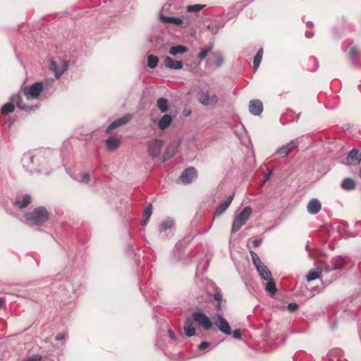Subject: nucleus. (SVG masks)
<instances>
[{
	"label": "nucleus",
	"instance_id": "nucleus-1",
	"mask_svg": "<svg viewBox=\"0 0 361 361\" xmlns=\"http://www.w3.org/2000/svg\"><path fill=\"white\" fill-rule=\"evenodd\" d=\"M22 163L23 167L30 173L36 171L46 174L49 173L45 169L47 160L44 152H38L33 154L30 153L25 154L22 158Z\"/></svg>",
	"mask_w": 361,
	"mask_h": 361
},
{
	"label": "nucleus",
	"instance_id": "nucleus-2",
	"mask_svg": "<svg viewBox=\"0 0 361 361\" xmlns=\"http://www.w3.org/2000/svg\"><path fill=\"white\" fill-rule=\"evenodd\" d=\"M10 100L11 103H6L2 106V114H8L9 113L13 112L14 111L13 104H16L20 109L25 111L27 112L34 111L35 109L38 108L37 105L29 106L25 104L18 94H14L11 96Z\"/></svg>",
	"mask_w": 361,
	"mask_h": 361
},
{
	"label": "nucleus",
	"instance_id": "nucleus-3",
	"mask_svg": "<svg viewBox=\"0 0 361 361\" xmlns=\"http://www.w3.org/2000/svg\"><path fill=\"white\" fill-rule=\"evenodd\" d=\"M25 219L32 225L42 226L49 219V213L44 207H37L25 214Z\"/></svg>",
	"mask_w": 361,
	"mask_h": 361
},
{
	"label": "nucleus",
	"instance_id": "nucleus-4",
	"mask_svg": "<svg viewBox=\"0 0 361 361\" xmlns=\"http://www.w3.org/2000/svg\"><path fill=\"white\" fill-rule=\"evenodd\" d=\"M252 212V209L251 207L246 206L238 214L235 215L231 227V233H235L238 231L250 219Z\"/></svg>",
	"mask_w": 361,
	"mask_h": 361
},
{
	"label": "nucleus",
	"instance_id": "nucleus-5",
	"mask_svg": "<svg viewBox=\"0 0 361 361\" xmlns=\"http://www.w3.org/2000/svg\"><path fill=\"white\" fill-rule=\"evenodd\" d=\"M175 222L173 219L168 218L160 223L159 235L161 238L169 239L172 238L174 233Z\"/></svg>",
	"mask_w": 361,
	"mask_h": 361
},
{
	"label": "nucleus",
	"instance_id": "nucleus-6",
	"mask_svg": "<svg viewBox=\"0 0 361 361\" xmlns=\"http://www.w3.org/2000/svg\"><path fill=\"white\" fill-rule=\"evenodd\" d=\"M43 90V84L42 82L37 81L30 85L25 86L23 89V92L26 99L30 100L32 99H38Z\"/></svg>",
	"mask_w": 361,
	"mask_h": 361
},
{
	"label": "nucleus",
	"instance_id": "nucleus-7",
	"mask_svg": "<svg viewBox=\"0 0 361 361\" xmlns=\"http://www.w3.org/2000/svg\"><path fill=\"white\" fill-rule=\"evenodd\" d=\"M164 142L162 140L154 138L147 142V153L149 156L154 159L160 155L163 147Z\"/></svg>",
	"mask_w": 361,
	"mask_h": 361
},
{
	"label": "nucleus",
	"instance_id": "nucleus-8",
	"mask_svg": "<svg viewBox=\"0 0 361 361\" xmlns=\"http://www.w3.org/2000/svg\"><path fill=\"white\" fill-rule=\"evenodd\" d=\"M213 320L219 331L226 335H231V330L227 320L220 314L214 315Z\"/></svg>",
	"mask_w": 361,
	"mask_h": 361
},
{
	"label": "nucleus",
	"instance_id": "nucleus-9",
	"mask_svg": "<svg viewBox=\"0 0 361 361\" xmlns=\"http://www.w3.org/2000/svg\"><path fill=\"white\" fill-rule=\"evenodd\" d=\"M299 143V140L298 138L293 139L288 143L279 147L276 150V154H278L281 158L286 157L291 152L298 147Z\"/></svg>",
	"mask_w": 361,
	"mask_h": 361
},
{
	"label": "nucleus",
	"instance_id": "nucleus-10",
	"mask_svg": "<svg viewBox=\"0 0 361 361\" xmlns=\"http://www.w3.org/2000/svg\"><path fill=\"white\" fill-rule=\"evenodd\" d=\"M192 318L205 330H209L212 327V324L209 318L201 312H193L192 314Z\"/></svg>",
	"mask_w": 361,
	"mask_h": 361
},
{
	"label": "nucleus",
	"instance_id": "nucleus-11",
	"mask_svg": "<svg viewBox=\"0 0 361 361\" xmlns=\"http://www.w3.org/2000/svg\"><path fill=\"white\" fill-rule=\"evenodd\" d=\"M198 101L205 106H213L218 102V97L215 94L209 96V91H202L198 95Z\"/></svg>",
	"mask_w": 361,
	"mask_h": 361
},
{
	"label": "nucleus",
	"instance_id": "nucleus-12",
	"mask_svg": "<svg viewBox=\"0 0 361 361\" xmlns=\"http://www.w3.org/2000/svg\"><path fill=\"white\" fill-rule=\"evenodd\" d=\"M346 263V260L341 256H337L334 257L330 263H327L325 265V268L327 271H334L342 269Z\"/></svg>",
	"mask_w": 361,
	"mask_h": 361
},
{
	"label": "nucleus",
	"instance_id": "nucleus-13",
	"mask_svg": "<svg viewBox=\"0 0 361 361\" xmlns=\"http://www.w3.org/2000/svg\"><path fill=\"white\" fill-rule=\"evenodd\" d=\"M160 19L162 22L166 23H172L175 25H180L182 23H185V26H186L189 23V20L188 18L185 16H182L180 18H176V17H169V16H164L161 15Z\"/></svg>",
	"mask_w": 361,
	"mask_h": 361
},
{
	"label": "nucleus",
	"instance_id": "nucleus-14",
	"mask_svg": "<svg viewBox=\"0 0 361 361\" xmlns=\"http://www.w3.org/2000/svg\"><path fill=\"white\" fill-rule=\"evenodd\" d=\"M132 116L130 114L124 115L123 116L114 121L106 128V131L110 133L111 130L115 129L119 126H123L128 123Z\"/></svg>",
	"mask_w": 361,
	"mask_h": 361
},
{
	"label": "nucleus",
	"instance_id": "nucleus-15",
	"mask_svg": "<svg viewBox=\"0 0 361 361\" xmlns=\"http://www.w3.org/2000/svg\"><path fill=\"white\" fill-rule=\"evenodd\" d=\"M249 111L254 116L260 115L263 111L262 102L259 99L251 100L249 104Z\"/></svg>",
	"mask_w": 361,
	"mask_h": 361
},
{
	"label": "nucleus",
	"instance_id": "nucleus-16",
	"mask_svg": "<svg viewBox=\"0 0 361 361\" xmlns=\"http://www.w3.org/2000/svg\"><path fill=\"white\" fill-rule=\"evenodd\" d=\"M195 176L196 170L193 167H190L183 171L180 176V179L184 183H190Z\"/></svg>",
	"mask_w": 361,
	"mask_h": 361
},
{
	"label": "nucleus",
	"instance_id": "nucleus-17",
	"mask_svg": "<svg viewBox=\"0 0 361 361\" xmlns=\"http://www.w3.org/2000/svg\"><path fill=\"white\" fill-rule=\"evenodd\" d=\"M32 197L30 195L26 194L22 197H16L14 201V205L20 209H23L27 207L31 202Z\"/></svg>",
	"mask_w": 361,
	"mask_h": 361
},
{
	"label": "nucleus",
	"instance_id": "nucleus-18",
	"mask_svg": "<svg viewBox=\"0 0 361 361\" xmlns=\"http://www.w3.org/2000/svg\"><path fill=\"white\" fill-rule=\"evenodd\" d=\"M233 194L230 195L227 197L226 200L220 202L219 206L217 207L216 211H215V216H219L221 215L229 207L231 204L233 199Z\"/></svg>",
	"mask_w": 361,
	"mask_h": 361
},
{
	"label": "nucleus",
	"instance_id": "nucleus-19",
	"mask_svg": "<svg viewBox=\"0 0 361 361\" xmlns=\"http://www.w3.org/2000/svg\"><path fill=\"white\" fill-rule=\"evenodd\" d=\"M178 144L171 143L166 148L165 152L163 154L161 161L164 162L171 158L178 151Z\"/></svg>",
	"mask_w": 361,
	"mask_h": 361
},
{
	"label": "nucleus",
	"instance_id": "nucleus-20",
	"mask_svg": "<svg viewBox=\"0 0 361 361\" xmlns=\"http://www.w3.org/2000/svg\"><path fill=\"white\" fill-rule=\"evenodd\" d=\"M68 64L67 62H63L62 67L59 68L56 62L51 60L49 63V69L55 73L56 77L59 78L68 68Z\"/></svg>",
	"mask_w": 361,
	"mask_h": 361
},
{
	"label": "nucleus",
	"instance_id": "nucleus-21",
	"mask_svg": "<svg viewBox=\"0 0 361 361\" xmlns=\"http://www.w3.org/2000/svg\"><path fill=\"white\" fill-rule=\"evenodd\" d=\"M322 209V204L319 200L312 199L307 204V212L311 214H316L319 212Z\"/></svg>",
	"mask_w": 361,
	"mask_h": 361
},
{
	"label": "nucleus",
	"instance_id": "nucleus-22",
	"mask_svg": "<svg viewBox=\"0 0 361 361\" xmlns=\"http://www.w3.org/2000/svg\"><path fill=\"white\" fill-rule=\"evenodd\" d=\"M360 161L361 152L356 149H353L347 156V161L349 164H357Z\"/></svg>",
	"mask_w": 361,
	"mask_h": 361
},
{
	"label": "nucleus",
	"instance_id": "nucleus-23",
	"mask_svg": "<svg viewBox=\"0 0 361 361\" xmlns=\"http://www.w3.org/2000/svg\"><path fill=\"white\" fill-rule=\"evenodd\" d=\"M121 145V139L115 136H110L106 140V148L109 151H115Z\"/></svg>",
	"mask_w": 361,
	"mask_h": 361
},
{
	"label": "nucleus",
	"instance_id": "nucleus-24",
	"mask_svg": "<svg viewBox=\"0 0 361 361\" xmlns=\"http://www.w3.org/2000/svg\"><path fill=\"white\" fill-rule=\"evenodd\" d=\"M328 356L330 361H348L343 357V353L341 349L334 348L329 351Z\"/></svg>",
	"mask_w": 361,
	"mask_h": 361
},
{
	"label": "nucleus",
	"instance_id": "nucleus-25",
	"mask_svg": "<svg viewBox=\"0 0 361 361\" xmlns=\"http://www.w3.org/2000/svg\"><path fill=\"white\" fill-rule=\"evenodd\" d=\"M164 64L166 68L179 70L183 68V63L178 61H174L169 56H166L164 59Z\"/></svg>",
	"mask_w": 361,
	"mask_h": 361
},
{
	"label": "nucleus",
	"instance_id": "nucleus-26",
	"mask_svg": "<svg viewBox=\"0 0 361 361\" xmlns=\"http://www.w3.org/2000/svg\"><path fill=\"white\" fill-rule=\"evenodd\" d=\"M260 276L264 279H271V273L268 267L263 263L255 267Z\"/></svg>",
	"mask_w": 361,
	"mask_h": 361
},
{
	"label": "nucleus",
	"instance_id": "nucleus-27",
	"mask_svg": "<svg viewBox=\"0 0 361 361\" xmlns=\"http://www.w3.org/2000/svg\"><path fill=\"white\" fill-rule=\"evenodd\" d=\"M172 122V118L169 114L164 115L158 122V127L161 130L167 128Z\"/></svg>",
	"mask_w": 361,
	"mask_h": 361
},
{
	"label": "nucleus",
	"instance_id": "nucleus-28",
	"mask_svg": "<svg viewBox=\"0 0 361 361\" xmlns=\"http://www.w3.org/2000/svg\"><path fill=\"white\" fill-rule=\"evenodd\" d=\"M341 187L345 190H352L355 188L356 184L353 179L346 178L341 183Z\"/></svg>",
	"mask_w": 361,
	"mask_h": 361
},
{
	"label": "nucleus",
	"instance_id": "nucleus-29",
	"mask_svg": "<svg viewBox=\"0 0 361 361\" xmlns=\"http://www.w3.org/2000/svg\"><path fill=\"white\" fill-rule=\"evenodd\" d=\"M188 51V48L183 45L173 46L169 50V54L176 56L178 54H183Z\"/></svg>",
	"mask_w": 361,
	"mask_h": 361
},
{
	"label": "nucleus",
	"instance_id": "nucleus-30",
	"mask_svg": "<svg viewBox=\"0 0 361 361\" xmlns=\"http://www.w3.org/2000/svg\"><path fill=\"white\" fill-rule=\"evenodd\" d=\"M157 105L162 113L166 112L169 110V102L165 98H159L157 102Z\"/></svg>",
	"mask_w": 361,
	"mask_h": 361
},
{
	"label": "nucleus",
	"instance_id": "nucleus-31",
	"mask_svg": "<svg viewBox=\"0 0 361 361\" xmlns=\"http://www.w3.org/2000/svg\"><path fill=\"white\" fill-rule=\"evenodd\" d=\"M322 271L319 269L310 270L307 275V281H312L321 277Z\"/></svg>",
	"mask_w": 361,
	"mask_h": 361
},
{
	"label": "nucleus",
	"instance_id": "nucleus-32",
	"mask_svg": "<svg viewBox=\"0 0 361 361\" xmlns=\"http://www.w3.org/2000/svg\"><path fill=\"white\" fill-rule=\"evenodd\" d=\"M152 213V206L151 204L147 205V207L145 208L144 211V214L142 216V225L145 226L147 223L148 219H149L150 216Z\"/></svg>",
	"mask_w": 361,
	"mask_h": 361
},
{
	"label": "nucleus",
	"instance_id": "nucleus-33",
	"mask_svg": "<svg viewBox=\"0 0 361 361\" xmlns=\"http://www.w3.org/2000/svg\"><path fill=\"white\" fill-rule=\"evenodd\" d=\"M268 282L265 286V290L271 293V295H274L276 293V288L275 283L273 279L271 277V279L267 280Z\"/></svg>",
	"mask_w": 361,
	"mask_h": 361
},
{
	"label": "nucleus",
	"instance_id": "nucleus-34",
	"mask_svg": "<svg viewBox=\"0 0 361 361\" xmlns=\"http://www.w3.org/2000/svg\"><path fill=\"white\" fill-rule=\"evenodd\" d=\"M184 331L187 336H192L195 334V329L192 326L190 322L188 320L184 326Z\"/></svg>",
	"mask_w": 361,
	"mask_h": 361
},
{
	"label": "nucleus",
	"instance_id": "nucleus-35",
	"mask_svg": "<svg viewBox=\"0 0 361 361\" xmlns=\"http://www.w3.org/2000/svg\"><path fill=\"white\" fill-rule=\"evenodd\" d=\"M159 59L157 56L149 55L147 56V66L149 68L154 69L157 66Z\"/></svg>",
	"mask_w": 361,
	"mask_h": 361
},
{
	"label": "nucleus",
	"instance_id": "nucleus-36",
	"mask_svg": "<svg viewBox=\"0 0 361 361\" xmlns=\"http://www.w3.org/2000/svg\"><path fill=\"white\" fill-rule=\"evenodd\" d=\"M73 178L80 183H87L90 180V175L87 172L78 173Z\"/></svg>",
	"mask_w": 361,
	"mask_h": 361
},
{
	"label": "nucleus",
	"instance_id": "nucleus-37",
	"mask_svg": "<svg viewBox=\"0 0 361 361\" xmlns=\"http://www.w3.org/2000/svg\"><path fill=\"white\" fill-rule=\"evenodd\" d=\"M214 300L217 302L216 305V308L217 310L220 311L222 309L221 302H222V295L221 293L218 290L216 291L213 295Z\"/></svg>",
	"mask_w": 361,
	"mask_h": 361
},
{
	"label": "nucleus",
	"instance_id": "nucleus-38",
	"mask_svg": "<svg viewBox=\"0 0 361 361\" xmlns=\"http://www.w3.org/2000/svg\"><path fill=\"white\" fill-rule=\"evenodd\" d=\"M196 283L200 287L206 286L207 288H208L209 287L216 288L214 287V285L212 282H210V281H209L207 280H204L203 279H198V278H197Z\"/></svg>",
	"mask_w": 361,
	"mask_h": 361
},
{
	"label": "nucleus",
	"instance_id": "nucleus-39",
	"mask_svg": "<svg viewBox=\"0 0 361 361\" xmlns=\"http://www.w3.org/2000/svg\"><path fill=\"white\" fill-rule=\"evenodd\" d=\"M204 5L201 4H195V5H190L186 7V11L188 13H195L201 11L204 8Z\"/></svg>",
	"mask_w": 361,
	"mask_h": 361
},
{
	"label": "nucleus",
	"instance_id": "nucleus-40",
	"mask_svg": "<svg viewBox=\"0 0 361 361\" xmlns=\"http://www.w3.org/2000/svg\"><path fill=\"white\" fill-rule=\"evenodd\" d=\"M319 63L316 58L311 56L309 58V70L314 71L318 68Z\"/></svg>",
	"mask_w": 361,
	"mask_h": 361
},
{
	"label": "nucleus",
	"instance_id": "nucleus-41",
	"mask_svg": "<svg viewBox=\"0 0 361 361\" xmlns=\"http://www.w3.org/2000/svg\"><path fill=\"white\" fill-rule=\"evenodd\" d=\"M212 47H209L207 49H202L198 54V57L200 60H203L206 58L207 54L211 51Z\"/></svg>",
	"mask_w": 361,
	"mask_h": 361
},
{
	"label": "nucleus",
	"instance_id": "nucleus-42",
	"mask_svg": "<svg viewBox=\"0 0 361 361\" xmlns=\"http://www.w3.org/2000/svg\"><path fill=\"white\" fill-rule=\"evenodd\" d=\"M250 254L251 255L252 259L255 267L262 263L257 254L255 253L254 251L250 250Z\"/></svg>",
	"mask_w": 361,
	"mask_h": 361
},
{
	"label": "nucleus",
	"instance_id": "nucleus-43",
	"mask_svg": "<svg viewBox=\"0 0 361 361\" xmlns=\"http://www.w3.org/2000/svg\"><path fill=\"white\" fill-rule=\"evenodd\" d=\"M214 63L216 65V66H221L224 62V58L220 53L214 54Z\"/></svg>",
	"mask_w": 361,
	"mask_h": 361
},
{
	"label": "nucleus",
	"instance_id": "nucleus-44",
	"mask_svg": "<svg viewBox=\"0 0 361 361\" xmlns=\"http://www.w3.org/2000/svg\"><path fill=\"white\" fill-rule=\"evenodd\" d=\"M262 57H259V56H257L255 55V58H254V60H253V69H254V71H256L259 65H260V63L262 61Z\"/></svg>",
	"mask_w": 361,
	"mask_h": 361
},
{
	"label": "nucleus",
	"instance_id": "nucleus-45",
	"mask_svg": "<svg viewBox=\"0 0 361 361\" xmlns=\"http://www.w3.org/2000/svg\"><path fill=\"white\" fill-rule=\"evenodd\" d=\"M42 360V356L40 355L36 354L32 355L30 357H26L23 361H41Z\"/></svg>",
	"mask_w": 361,
	"mask_h": 361
},
{
	"label": "nucleus",
	"instance_id": "nucleus-46",
	"mask_svg": "<svg viewBox=\"0 0 361 361\" xmlns=\"http://www.w3.org/2000/svg\"><path fill=\"white\" fill-rule=\"evenodd\" d=\"M287 308L290 312H293L298 310V305L295 302H290L288 305Z\"/></svg>",
	"mask_w": 361,
	"mask_h": 361
},
{
	"label": "nucleus",
	"instance_id": "nucleus-47",
	"mask_svg": "<svg viewBox=\"0 0 361 361\" xmlns=\"http://www.w3.org/2000/svg\"><path fill=\"white\" fill-rule=\"evenodd\" d=\"M233 337L236 339H241V332L240 329H235L233 332L231 331Z\"/></svg>",
	"mask_w": 361,
	"mask_h": 361
},
{
	"label": "nucleus",
	"instance_id": "nucleus-48",
	"mask_svg": "<svg viewBox=\"0 0 361 361\" xmlns=\"http://www.w3.org/2000/svg\"><path fill=\"white\" fill-rule=\"evenodd\" d=\"M210 343L207 341H203L198 345L199 350H204L208 346H209Z\"/></svg>",
	"mask_w": 361,
	"mask_h": 361
},
{
	"label": "nucleus",
	"instance_id": "nucleus-49",
	"mask_svg": "<svg viewBox=\"0 0 361 361\" xmlns=\"http://www.w3.org/2000/svg\"><path fill=\"white\" fill-rule=\"evenodd\" d=\"M168 333H169V337L171 339L173 340V341H176L177 340V337L176 336V334L172 331L171 329H169L168 330Z\"/></svg>",
	"mask_w": 361,
	"mask_h": 361
},
{
	"label": "nucleus",
	"instance_id": "nucleus-50",
	"mask_svg": "<svg viewBox=\"0 0 361 361\" xmlns=\"http://www.w3.org/2000/svg\"><path fill=\"white\" fill-rule=\"evenodd\" d=\"M65 338H66L65 335L61 334H59L56 335V337H55L56 341H62V340H63Z\"/></svg>",
	"mask_w": 361,
	"mask_h": 361
},
{
	"label": "nucleus",
	"instance_id": "nucleus-51",
	"mask_svg": "<svg viewBox=\"0 0 361 361\" xmlns=\"http://www.w3.org/2000/svg\"><path fill=\"white\" fill-rule=\"evenodd\" d=\"M350 54L352 59H354L357 54V50L355 47H353L350 49Z\"/></svg>",
	"mask_w": 361,
	"mask_h": 361
},
{
	"label": "nucleus",
	"instance_id": "nucleus-52",
	"mask_svg": "<svg viewBox=\"0 0 361 361\" xmlns=\"http://www.w3.org/2000/svg\"><path fill=\"white\" fill-rule=\"evenodd\" d=\"M262 240L261 239H254L252 243L255 247H257L262 243Z\"/></svg>",
	"mask_w": 361,
	"mask_h": 361
},
{
	"label": "nucleus",
	"instance_id": "nucleus-53",
	"mask_svg": "<svg viewBox=\"0 0 361 361\" xmlns=\"http://www.w3.org/2000/svg\"><path fill=\"white\" fill-rule=\"evenodd\" d=\"M305 36H306V37H307V38H310V37H312L313 36V32H312V31H307V32H305Z\"/></svg>",
	"mask_w": 361,
	"mask_h": 361
},
{
	"label": "nucleus",
	"instance_id": "nucleus-54",
	"mask_svg": "<svg viewBox=\"0 0 361 361\" xmlns=\"http://www.w3.org/2000/svg\"><path fill=\"white\" fill-rule=\"evenodd\" d=\"M257 56H259V57H262V55H263V49L262 48H260L257 54H256Z\"/></svg>",
	"mask_w": 361,
	"mask_h": 361
},
{
	"label": "nucleus",
	"instance_id": "nucleus-55",
	"mask_svg": "<svg viewBox=\"0 0 361 361\" xmlns=\"http://www.w3.org/2000/svg\"><path fill=\"white\" fill-rule=\"evenodd\" d=\"M4 300L3 298H0V308L3 306Z\"/></svg>",
	"mask_w": 361,
	"mask_h": 361
},
{
	"label": "nucleus",
	"instance_id": "nucleus-56",
	"mask_svg": "<svg viewBox=\"0 0 361 361\" xmlns=\"http://www.w3.org/2000/svg\"><path fill=\"white\" fill-rule=\"evenodd\" d=\"M307 24H310L311 26L312 25V22H307Z\"/></svg>",
	"mask_w": 361,
	"mask_h": 361
}]
</instances>
